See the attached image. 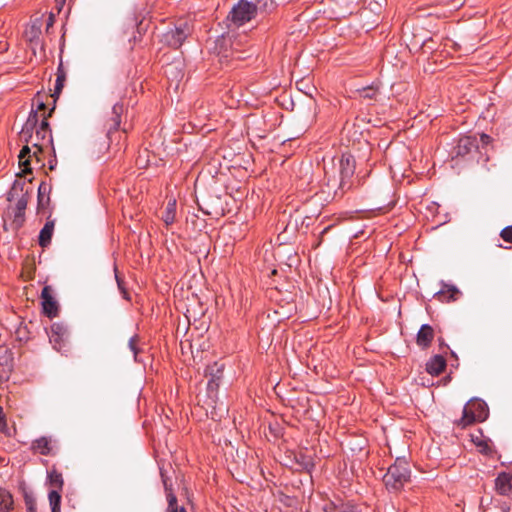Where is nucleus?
Here are the masks:
<instances>
[{"label": "nucleus", "mask_w": 512, "mask_h": 512, "mask_svg": "<svg viewBox=\"0 0 512 512\" xmlns=\"http://www.w3.org/2000/svg\"><path fill=\"white\" fill-rule=\"evenodd\" d=\"M328 193L334 196L342 195L352 187V177L355 173V160L349 154H343L337 166L330 169L324 167Z\"/></svg>", "instance_id": "f257e3e1"}, {"label": "nucleus", "mask_w": 512, "mask_h": 512, "mask_svg": "<svg viewBox=\"0 0 512 512\" xmlns=\"http://www.w3.org/2000/svg\"><path fill=\"white\" fill-rule=\"evenodd\" d=\"M39 122L37 111H31L20 132V138L26 143H31L37 151H42L45 147L52 146L53 139L48 135H43V131L36 128Z\"/></svg>", "instance_id": "f03ea898"}, {"label": "nucleus", "mask_w": 512, "mask_h": 512, "mask_svg": "<svg viewBox=\"0 0 512 512\" xmlns=\"http://www.w3.org/2000/svg\"><path fill=\"white\" fill-rule=\"evenodd\" d=\"M411 471L405 458L398 457L383 477L388 490L399 491L409 481Z\"/></svg>", "instance_id": "7ed1b4c3"}, {"label": "nucleus", "mask_w": 512, "mask_h": 512, "mask_svg": "<svg viewBox=\"0 0 512 512\" xmlns=\"http://www.w3.org/2000/svg\"><path fill=\"white\" fill-rule=\"evenodd\" d=\"M487 417L486 403L481 400H471L463 408V415L458 421V425L462 428L474 423L475 421H483Z\"/></svg>", "instance_id": "20e7f679"}, {"label": "nucleus", "mask_w": 512, "mask_h": 512, "mask_svg": "<svg viewBox=\"0 0 512 512\" xmlns=\"http://www.w3.org/2000/svg\"><path fill=\"white\" fill-rule=\"evenodd\" d=\"M191 34V28L187 21H181L173 28L168 29L161 36V42L174 49L179 48Z\"/></svg>", "instance_id": "39448f33"}, {"label": "nucleus", "mask_w": 512, "mask_h": 512, "mask_svg": "<svg viewBox=\"0 0 512 512\" xmlns=\"http://www.w3.org/2000/svg\"><path fill=\"white\" fill-rule=\"evenodd\" d=\"M257 12V5L247 1L240 0L230 11L228 19L236 26H242L253 19Z\"/></svg>", "instance_id": "423d86ee"}, {"label": "nucleus", "mask_w": 512, "mask_h": 512, "mask_svg": "<svg viewBox=\"0 0 512 512\" xmlns=\"http://www.w3.org/2000/svg\"><path fill=\"white\" fill-rule=\"evenodd\" d=\"M69 330L62 322H55L50 327L49 340L55 350L61 353L68 351Z\"/></svg>", "instance_id": "0eeeda50"}, {"label": "nucleus", "mask_w": 512, "mask_h": 512, "mask_svg": "<svg viewBox=\"0 0 512 512\" xmlns=\"http://www.w3.org/2000/svg\"><path fill=\"white\" fill-rule=\"evenodd\" d=\"M42 307L44 313L49 318H54L58 315V303L53 296V290L50 286H45L41 292Z\"/></svg>", "instance_id": "6e6552de"}, {"label": "nucleus", "mask_w": 512, "mask_h": 512, "mask_svg": "<svg viewBox=\"0 0 512 512\" xmlns=\"http://www.w3.org/2000/svg\"><path fill=\"white\" fill-rule=\"evenodd\" d=\"M460 294L455 285L442 283V288L435 293V297L441 302H450L457 300Z\"/></svg>", "instance_id": "1a4fd4ad"}, {"label": "nucleus", "mask_w": 512, "mask_h": 512, "mask_svg": "<svg viewBox=\"0 0 512 512\" xmlns=\"http://www.w3.org/2000/svg\"><path fill=\"white\" fill-rule=\"evenodd\" d=\"M495 489L503 496L512 493V474L501 472L495 479Z\"/></svg>", "instance_id": "9d476101"}, {"label": "nucleus", "mask_w": 512, "mask_h": 512, "mask_svg": "<svg viewBox=\"0 0 512 512\" xmlns=\"http://www.w3.org/2000/svg\"><path fill=\"white\" fill-rule=\"evenodd\" d=\"M433 339L434 329L429 324H423L416 335L417 345L423 349H426L430 346Z\"/></svg>", "instance_id": "9b49d317"}, {"label": "nucleus", "mask_w": 512, "mask_h": 512, "mask_svg": "<svg viewBox=\"0 0 512 512\" xmlns=\"http://www.w3.org/2000/svg\"><path fill=\"white\" fill-rule=\"evenodd\" d=\"M29 193V187L27 183L22 179H16L8 192L7 200L9 202L17 201L21 195L27 197Z\"/></svg>", "instance_id": "f8f14e48"}, {"label": "nucleus", "mask_w": 512, "mask_h": 512, "mask_svg": "<svg viewBox=\"0 0 512 512\" xmlns=\"http://www.w3.org/2000/svg\"><path fill=\"white\" fill-rule=\"evenodd\" d=\"M13 370V357L11 352L5 351L0 355V381H7Z\"/></svg>", "instance_id": "ddd939ff"}, {"label": "nucleus", "mask_w": 512, "mask_h": 512, "mask_svg": "<svg viewBox=\"0 0 512 512\" xmlns=\"http://www.w3.org/2000/svg\"><path fill=\"white\" fill-rule=\"evenodd\" d=\"M446 367L443 356L435 355L426 363V371L433 376L439 375Z\"/></svg>", "instance_id": "4468645a"}, {"label": "nucleus", "mask_w": 512, "mask_h": 512, "mask_svg": "<svg viewBox=\"0 0 512 512\" xmlns=\"http://www.w3.org/2000/svg\"><path fill=\"white\" fill-rule=\"evenodd\" d=\"M54 226H55L54 220H47L44 227L40 230L39 245L41 247H47L51 243Z\"/></svg>", "instance_id": "2eb2a0df"}, {"label": "nucleus", "mask_w": 512, "mask_h": 512, "mask_svg": "<svg viewBox=\"0 0 512 512\" xmlns=\"http://www.w3.org/2000/svg\"><path fill=\"white\" fill-rule=\"evenodd\" d=\"M41 35V22L40 20H35L32 22L30 27L25 31V36L27 40L33 45V49L35 46L39 44V38Z\"/></svg>", "instance_id": "dca6fc26"}, {"label": "nucleus", "mask_w": 512, "mask_h": 512, "mask_svg": "<svg viewBox=\"0 0 512 512\" xmlns=\"http://www.w3.org/2000/svg\"><path fill=\"white\" fill-rule=\"evenodd\" d=\"M478 147L477 141L475 138L466 136L459 140L458 146H457V154L458 155H465L469 152H471L473 149H476Z\"/></svg>", "instance_id": "f3484780"}, {"label": "nucleus", "mask_w": 512, "mask_h": 512, "mask_svg": "<svg viewBox=\"0 0 512 512\" xmlns=\"http://www.w3.org/2000/svg\"><path fill=\"white\" fill-rule=\"evenodd\" d=\"M176 205H177V202H176L175 198L169 199L166 204L165 211L162 215V220L164 221L166 226L173 224L175 221Z\"/></svg>", "instance_id": "a211bd4d"}, {"label": "nucleus", "mask_w": 512, "mask_h": 512, "mask_svg": "<svg viewBox=\"0 0 512 512\" xmlns=\"http://www.w3.org/2000/svg\"><path fill=\"white\" fill-rule=\"evenodd\" d=\"M32 448L41 455H49L51 452V441L47 437H40L33 442Z\"/></svg>", "instance_id": "6ab92c4d"}, {"label": "nucleus", "mask_w": 512, "mask_h": 512, "mask_svg": "<svg viewBox=\"0 0 512 512\" xmlns=\"http://www.w3.org/2000/svg\"><path fill=\"white\" fill-rule=\"evenodd\" d=\"M27 203V197H24L23 195H21V197L16 201V211L14 214L15 223L21 224L23 222Z\"/></svg>", "instance_id": "aec40b11"}, {"label": "nucleus", "mask_w": 512, "mask_h": 512, "mask_svg": "<svg viewBox=\"0 0 512 512\" xmlns=\"http://www.w3.org/2000/svg\"><path fill=\"white\" fill-rule=\"evenodd\" d=\"M19 164L23 167V173H31L30 160L31 150L28 145H25L19 153Z\"/></svg>", "instance_id": "412c9836"}, {"label": "nucleus", "mask_w": 512, "mask_h": 512, "mask_svg": "<svg viewBox=\"0 0 512 512\" xmlns=\"http://www.w3.org/2000/svg\"><path fill=\"white\" fill-rule=\"evenodd\" d=\"M12 506V495L7 490L0 489V512H9Z\"/></svg>", "instance_id": "4be33fe9"}, {"label": "nucleus", "mask_w": 512, "mask_h": 512, "mask_svg": "<svg viewBox=\"0 0 512 512\" xmlns=\"http://www.w3.org/2000/svg\"><path fill=\"white\" fill-rule=\"evenodd\" d=\"M323 512H355V510L353 507L344 503L335 504L330 502L323 507Z\"/></svg>", "instance_id": "5701e85b"}, {"label": "nucleus", "mask_w": 512, "mask_h": 512, "mask_svg": "<svg viewBox=\"0 0 512 512\" xmlns=\"http://www.w3.org/2000/svg\"><path fill=\"white\" fill-rule=\"evenodd\" d=\"M48 480L51 486L54 488L53 490H62L64 482L61 473L57 472L56 470H51L48 473Z\"/></svg>", "instance_id": "b1692460"}, {"label": "nucleus", "mask_w": 512, "mask_h": 512, "mask_svg": "<svg viewBox=\"0 0 512 512\" xmlns=\"http://www.w3.org/2000/svg\"><path fill=\"white\" fill-rule=\"evenodd\" d=\"M61 490H51L48 494L49 503L51 506L52 512H61L60 511V503H61Z\"/></svg>", "instance_id": "393cba45"}, {"label": "nucleus", "mask_w": 512, "mask_h": 512, "mask_svg": "<svg viewBox=\"0 0 512 512\" xmlns=\"http://www.w3.org/2000/svg\"><path fill=\"white\" fill-rule=\"evenodd\" d=\"M123 112V105L122 104H115L112 108V114H113V118H112V121H113V124L112 126L110 127L109 129V132L111 130H117L118 127L120 126V116Z\"/></svg>", "instance_id": "a878e982"}, {"label": "nucleus", "mask_w": 512, "mask_h": 512, "mask_svg": "<svg viewBox=\"0 0 512 512\" xmlns=\"http://www.w3.org/2000/svg\"><path fill=\"white\" fill-rule=\"evenodd\" d=\"M165 490L167 492V500H168V508L167 512H179L178 506H177V498L172 493L171 489L168 488L166 480H164Z\"/></svg>", "instance_id": "bb28decb"}, {"label": "nucleus", "mask_w": 512, "mask_h": 512, "mask_svg": "<svg viewBox=\"0 0 512 512\" xmlns=\"http://www.w3.org/2000/svg\"><path fill=\"white\" fill-rule=\"evenodd\" d=\"M214 367H208L207 372L211 375V379L208 381V388L214 389L218 387V381L220 379V376L218 373L222 372V367H217L216 374L213 373Z\"/></svg>", "instance_id": "cd10ccee"}, {"label": "nucleus", "mask_w": 512, "mask_h": 512, "mask_svg": "<svg viewBox=\"0 0 512 512\" xmlns=\"http://www.w3.org/2000/svg\"><path fill=\"white\" fill-rule=\"evenodd\" d=\"M361 98L364 99H374L377 95L378 89L376 87L367 86L363 87L362 89L357 90Z\"/></svg>", "instance_id": "c85d7f7f"}, {"label": "nucleus", "mask_w": 512, "mask_h": 512, "mask_svg": "<svg viewBox=\"0 0 512 512\" xmlns=\"http://www.w3.org/2000/svg\"><path fill=\"white\" fill-rule=\"evenodd\" d=\"M139 342H140V338L138 335H134L132 336L129 341H128V347L130 349V351L133 353L134 355V360L137 362L138 359H137V356H138V353L140 352V349L138 347L139 345Z\"/></svg>", "instance_id": "c756f323"}, {"label": "nucleus", "mask_w": 512, "mask_h": 512, "mask_svg": "<svg viewBox=\"0 0 512 512\" xmlns=\"http://www.w3.org/2000/svg\"><path fill=\"white\" fill-rule=\"evenodd\" d=\"M114 272H115V279H116V282H117V286H118V289L122 295V297L126 300H129L130 297H129V293L125 287V283L124 281L119 277L118 273H117V268L115 267L114 268Z\"/></svg>", "instance_id": "7c9ffc66"}, {"label": "nucleus", "mask_w": 512, "mask_h": 512, "mask_svg": "<svg viewBox=\"0 0 512 512\" xmlns=\"http://www.w3.org/2000/svg\"><path fill=\"white\" fill-rule=\"evenodd\" d=\"M297 461L302 465L304 469L309 471L311 468H313L314 464L312 461V458L310 456H305L303 454L299 455V458L297 457Z\"/></svg>", "instance_id": "2f4dec72"}, {"label": "nucleus", "mask_w": 512, "mask_h": 512, "mask_svg": "<svg viewBox=\"0 0 512 512\" xmlns=\"http://www.w3.org/2000/svg\"><path fill=\"white\" fill-rule=\"evenodd\" d=\"M65 81V73L61 70V68H58L56 83H55V93H60L64 86Z\"/></svg>", "instance_id": "473e14b6"}, {"label": "nucleus", "mask_w": 512, "mask_h": 512, "mask_svg": "<svg viewBox=\"0 0 512 512\" xmlns=\"http://www.w3.org/2000/svg\"><path fill=\"white\" fill-rule=\"evenodd\" d=\"M36 128L43 131V135H48L49 137H52L51 129L46 116L41 120L40 123H37Z\"/></svg>", "instance_id": "72a5a7b5"}, {"label": "nucleus", "mask_w": 512, "mask_h": 512, "mask_svg": "<svg viewBox=\"0 0 512 512\" xmlns=\"http://www.w3.org/2000/svg\"><path fill=\"white\" fill-rule=\"evenodd\" d=\"M257 1H258L259 7L265 11H271L275 8L274 0H257Z\"/></svg>", "instance_id": "f704fd0d"}, {"label": "nucleus", "mask_w": 512, "mask_h": 512, "mask_svg": "<svg viewBox=\"0 0 512 512\" xmlns=\"http://www.w3.org/2000/svg\"><path fill=\"white\" fill-rule=\"evenodd\" d=\"M501 238L508 243H512V226L503 228L500 232Z\"/></svg>", "instance_id": "c9c22d12"}, {"label": "nucleus", "mask_w": 512, "mask_h": 512, "mask_svg": "<svg viewBox=\"0 0 512 512\" xmlns=\"http://www.w3.org/2000/svg\"><path fill=\"white\" fill-rule=\"evenodd\" d=\"M46 188L47 187H46L45 183H41L38 188V203H39V205H43V194L45 193Z\"/></svg>", "instance_id": "e433bc0d"}, {"label": "nucleus", "mask_w": 512, "mask_h": 512, "mask_svg": "<svg viewBox=\"0 0 512 512\" xmlns=\"http://www.w3.org/2000/svg\"><path fill=\"white\" fill-rule=\"evenodd\" d=\"M478 447L480 448V451L486 455H488L492 452V448L486 442H480L478 444Z\"/></svg>", "instance_id": "4c0bfd02"}, {"label": "nucleus", "mask_w": 512, "mask_h": 512, "mask_svg": "<svg viewBox=\"0 0 512 512\" xmlns=\"http://www.w3.org/2000/svg\"><path fill=\"white\" fill-rule=\"evenodd\" d=\"M53 23H54V15L50 14V16L47 19L46 29L48 30L53 25Z\"/></svg>", "instance_id": "58836bf2"}, {"label": "nucleus", "mask_w": 512, "mask_h": 512, "mask_svg": "<svg viewBox=\"0 0 512 512\" xmlns=\"http://www.w3.org/2000/svg\"><path fill=\"white\" fill-rule=\"evenodd\" d=\"M44 109H45V104L42 101H39L37 103V109L36 110L32 109L31 111H37L38 112L39 110H44Z\"/></svg>", "instance_id": "ea45409f"}, {"label": "nucleus", "mask_w": 512, "mask_h": 512, "mask_svg": "<svg viewBox=\"0 0 512 512\" xmlns=\"http://www.w3.org/2000/svg\"><path fill=\"white\" fill-rule=\"evenodd\" d=\"M55 1H56V5L59 7V10H60L66 0H55Z\"/></svg>", "instance_id": "a19ab883"}, {"label": "nucleus", "mask_w": 512, "mask_h": 512, "mask_svg": "<svg viewBox=\"0 0 512 512\" xmlns=\"http://www.w3.org/2000/svg\"><path fill=\"white\" fill-rule=\"evenodd\" d=\"M481 138H482V141H483L484 143H487V142H488V140H489V136H488V135H486V134H482V135H481Z\"/></svg>", "instance_id": "79ce46f5"}, {"label": "nucleus", "mask_w": 512, "mask_h": 512, "mask_svg": "<svg viewBox=\"0 0 512 512\" xmlns=\"http://www.w3.org/2000/svg\"><path fill=\"white\" fill-rule=\"evenodd\" d=\"M174 68V66L170 65L166 68L165 74L169 75L171 73V70Z\"/></svg>", "instance_id": "37998d69"}, {"label": "nucleus", "mask_w": 512, "mask_h": 512, "mask_svg": "<svg viewBox=\"0 0 512 512\" xmlns=\"http://www.w3.org/2000/svg\"><path fill=\"white\" fill-rule=\"evenodd\" d=\"M232 56H233V58H237V59L240 58L239 53L237 51H234V50L232 51Z\"/></svg>", "instance_id": "c03bdc74"}, {"label": "nucleus", "mask_w": 512, "mask_h": 512, "mask_svg": "<svg viewBox=\"0 0 512 512\" xmlns=\"http://www.w3.org/2000/svg\"><path fill=\"white\" fill-rule=\"evenodd\" d=\"M27 512H36L34 508L30 507Z\"/></svg>", "instance_id": "a18cd8bd"}, {"label": "nucleus", "mask_w": 512, "mask_h": 512, "mask_svg": "<svg viewBox=\"0 0 512 512\" xmlns=\"http://www.w3.org/2000/svg\"><path fill=\"white\" fill-rule=\"evenodd\" d=\"M179 512H187V511L185 510V508H184V507H181V508L179 509Z\"/></svg>", "instance_id": "49530a36"}]
</instances>
